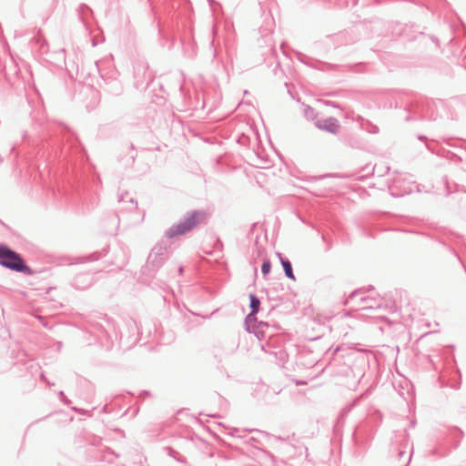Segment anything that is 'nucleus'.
<instances>
[{
    "instance_id": "6",
    "label": "nucleus",
    "mask_w": 466,
    "mask_h": 466,
    "mask_svg": "<svg viewBox=\"0 0 466 466\" xmlns=\"http://www.w3.org/2000/svg\"><path fill=\"white\" fill-rule=\"evenodd\" d=\"M338 127H339V125L337 124V122L331 121L329 126L327 127V129L329 130L330 132H336Z\"/></svg>"
},
{
    "instance_id": "4",
    "label": "nucleus",
    "mask_w": 466,
    "mask_h": 466,
    "mask_svg": "<svg viewBox=\"0 0 466 466\" xmlns=\"http://www.w3.org/2000/svg\"><path fill=\"white\" fill-rule=\"evenodd\" d=\"M259 304V300L255 296L250 295V306L253 309V313L258 311Z\"/></svg>"
},
{
    "instance_id": "2",
    "label": "nucleus",
    "mask_w": 466,
    "mask_h": 466,
    "mask_svg": "<svg viewBox=\"0 0 466 466\" xmlns=\"http://www.w3.org/2000/svg\"><path fill=\"white\" fill-rule=\"evenodd\" d=\"M205 216L201 212H192L188 214L185 220L178 225L173 227L167 231V237L173 238L177 235L185 234L194 228L197 225L203 222Z\"/></svg>"
},
{
    "instance_id": "5",
    "label": "nucleus",
    "mask_w": 466,
    "mask_h": 466,
    "mask_svg": "<svg viewBox=\"0 0 466 466\" xmlns=\"http://www.w3.org/2000/svg\"><path fill=\"white\" fill-rule=\"evenodd\" d=\"M270 268H271V265H270V262L269 260H265L262 264V268H261V270H262V273L264 275H268L270 271Z\"/></svg>"
},
{
    "instance_id": "3",
    "label": "nucleus",
    "mask_w": 466,
    "mask_h": 466,
    "mask_svg": "<svg viewBox=\"0 0 466 466\" xmlns=\"http://www.w3.org/2000/svg\"><path fill=\"white\" fill-rule=\"evenodd\" d=\"M281 263H282V266L284 268L286 276L288 278H289L290 279L294 280L295 277L293 275L291 264L289 263V261H288V260H281Z\"/></svg>"
},
{
    "instance_id": "1",
    "label": "nucleus",
    "mask_w": 466,
    "mask_h": 466,
    "mask_svg": "<svg viewBox=\"0 0 466 466\" xmlns=\"http://www.w3.org/2000/svg\"><path fill=\"white\" fill-rule=\"evenodd\" d=\"M0 264L12 270L31 274V269L25 265L22 258L5 246L0 245Z\"/></svg>"
}]
</instances>
